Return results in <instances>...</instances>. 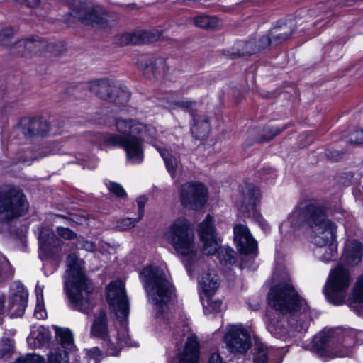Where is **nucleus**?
I'll use <instances>...</instances> for the list:
<instances>
[{"instance_id":"nucleus-50","label":"nucleus","mask_w":363,"mask_h":363,"mask_svg":"<svg viewBox=\"0 0 363 363\" xmlns=\"http://www.w3.org/2000/svg\"><path fill=\"white\" fill-rule=\"evenodd\" d=\"M86 354L90 359H93L95 363H99L102 359L101 351L97 347H94L86 351Z\"/></svg>"},{"instance_id":"nucleus-1","label":"nucleus","mask_w":363,"mask_h":363,"mask_svg":"<svg viewBox=\"0 0 363 363\" xmlns=\"http://www.w3.org/2000/svg\"><path fill=\"white\" fill-rule=\"evenodd\" d=\"M116 127L117 133H109L103 136L104 144L122 148L129 162L141 163L144 159L143 136L152 143L157 138L155 128L133 118H117Z\"/></svg>"},{"instance_id":"nucleus-43","label":"nucleus","mask_w":363,"mask_h":363,"mask_svg":"<svg viewBox=\"0 0 363 363\" xmlns=\"http://www.w3.org/2000/svg\"><path fill=\"white\" fill-rule=\"evenodd\" d=\"M13 352V342L9 339L0 340V357L7 359Z\"/></svg>"},{"instance_id":"nucleus-22","label":"nucleus","mask_w":363,"mask_h":363,"mask_svg":"<svg viewBox=\"0 0 363 363\" xmlns=\"http://www.w3.org/2000/svg\"><path fill=\"white\" fill-rule=\"evenodd\" d=\"M179 363H198L199 357V342L194 335L189 336L184 347L177 353Z\"/></svg>"},{"instance_id":"nucleus-51","label":"nucleus","mask_w":363,"mask_h":363,"mask_svg":"<svg viewBox=\"0 0 363 363\" xmlns=\"http://www.w3.org/2000/svg\"><path fill=\"white\" fill-rule=\"evenodd\" d=\"M38 158L37 156H34L33 153L31 151H27L19 156V162L23 164L30 165L31 162Z\"/></svg>"},{"instance_id":"nucleus-56","label":"nucleus","mask_w":363,"mask_h":363,"mask_svg":"<svg viewBox=\"0 0 363 363\" xmlns=\"http://www.w3.org/2000/svg\"><path fill=\"white\" fill-rule=\"evenodd\" d=\"M209 306L213 311H218L220 308L222 302L219 300L217 301H213L209 300L208 301Z\"/></svg>"},{"instance_id":"nucleus-59","label":"nucleus","mask_w":363,"mask_h":363,"mask_svg":"<svg viewBox=\"0 0 363 363\" xmlns=\"http://www.w3.org/2000/svg\"><path fill=\"white\" fill-rule=\"evenodd\" d=\"M210 363H223L220 355L218 353H213L211 354L209 359Z\"/></svg>"},{"instance_id":"nucleus-40","label":"nucleus","mask_w":363,"mask_h":363,"mask_svg":"<svg viewBox=\"0 0 363 363\" xmlns=\"http://www.w3.org/2000/svg\"><path fill=\"white\" fill-rule=\"evenodd\" d=\"M113 91L116 98L111 101H116L118 104H125L129 101L130 94L125 86L116 84V90Z\"/></svg>"},{"instance_id":"nucleus-38","label":"nucleus","mask_w":363,"mask_h":363,"mask_svg":"<svg viewBox=\"0 0 363 363\" xmlns=\"http://www.w3.org/2000/svg\"><path fill=\"white\" fill-rule=\"evenodd\" d=\"M56 336L58 341L65 348H71L74 344V337L72 332L67 328L56 330Z\"/></svg>"},{"instance_id":"nucleus-48","label":"nucleus","mask_w":363,"mask_h":363,"mask_svg":"<svg viewBox=\"0 0 363 363\" xmlns=\"http://www.w3.org/2000/svg\"><path fill=\"white\" fill-rule=\"evenodd\" d=\"M108 188L111 192L114 194L118 197H125L126 193L123 188L118 183L110 182L108 185Z\"/></svg>"},{"instance_id":"nucleus-35","label":"nucleus","mask_w":363,"mask_h":363,"mask_svg":"<svg viewBox=\"0 0 363 363\" xmlns=\"http://www.w3.org/2000/svg\"><path fill=\"white\" fill-rule=\"evenodd\" d=\"M193 21L196 26L203 29H215L222 26V21L215 16L200 15Z\"/></svg>"},{"instance_id":"nucleus-33","label":"nucleus","mask_w":363,"mask_h":363,"mask_svg":"<svg viewBox=\"0 0 363 363\" xmlns=\"http://www.w3.org/2000/svg\"><path fill=\"white\" fill-rule=\"evenodd\" d=\"M194 123L191 128L192 134L198 140L204 139L210 131V125L205 116H198L194 118Z\"/></svg>"},{"instance_id":"nucleus-61","label":"nucleus","mask_w":363,"mask_h":363,"mask_svg":"<svg viewBox=\"0 0 363 363\" xmlns=\"http://www.w3.org/2000/svg\"><path fill=\"white\" fill-rule=\"evenodd\" d=\"M36 293H37V298H38V300L39 299V296L40 295L41 296H43L42 295V293H43V287H40L39 284L38 283L37 285H36Z\"/></svg>"},{"instance_id":"nucleus-39","label":"nucleus","mask_w":363,"mask_h":363,"mask_svg":"<svg viewBox=\"0 0 363 363\" xmlns=\"http://www.w3.org/2000/svg\"><path fill=\"white\" fill-rule=\"evenodd\" d=\"M67 352L62 349H55L48 354L46 363H69Z\"/></svg>"},{"instance_id":"nucleus-31","label":"nucleus","mask_w":363,"mask_h":363,"mask_svg":"<svg viewBox=\"0 0 363 363\" xmlns=\"http://www.w3.org/2000/svg\"><path fill=\"white\" fill-rule=\"evenodd\" d=\"M271 43L269 36H263L260 40V44L257 45L255 40H250L247 43H238L236 45L238 51L232 55L234 57L242 56L245 55H252L258 51L260 48H263Z\"/></svg>"},{"instance_id":"nucleus-32","label":"nucleus","mask_w":363,"mask_h":363,"mask_svg":"<svg viewBox=\"0 0 363 363\" xmlns=\"http://www.w3.org/2000/svg\"><path fill=\"white\" fill-rule=\"evenodd\" d=\"M293 21L279 20L274 26V44H280L289 39L294 30Z\"/></svg>"},{"instance_id":"nucleus-55","label":"nucleus","mask_w":363,"mask_h":363,"mask_svg":"<svg viewBox=\"0 0 363 363\" xmlns=\"http://www.w3.org/2000/svg\"><path fill=\"white\" fill-rule=\"evenodd\" d=\"M80 246L82 248L89 252L94 251L96 248L94 243L88 240L82 241V242H80Z\"/></svg>"},{"instance_id":"nucleus-27","label":"nucleus","mask_w":363,"mask_h":363,"mask_svg":"<svg viewBox=\"0 0 363 363\" xmlns=\"http://www.w3.org/2000/svg\"><path fill=\"white\" fill-rule=\"evenodd\" d=\"M169 71V67L166 59L162 57H156L145 67L144 74L148 78L157 79L163 78Z\"/></svg>"},{"instance_id":"nucleus-8","label":"nucleus","mask_w":363,"mask_h":363,"mask_svg":"<svg viewBox=\"0 0 363 363\" xmlns=\"http://www.w3.org/2000/svg\"><path fill=\"white\" fill-rule=\"evenodd\" d=\"M28 208V202L19 189L10 186L0 189V220L8 222L21 217Z\"/></svg>"},{"instance_id":"nucleus-15","label":"nucleus","mask_w":363,"mask_h":363,"mask_svg":"<svg viewBox=\"0 0 363 363\" xmlns=\"http://www.w3.org/2000/svg\"><path fill=\"white\" fill-rule=\"evenodd\" d=\"M180 200L185 208L197 210L207 201V189L201 183L186 182L180 189Z\"/></svg>"},{"instance_id":"nucleus-44","label":"nucleus","mask_w":363,"mask_h":363,"mask_svg":"<svg viewBox=\"0 0 363 363\" xmlns=\"http://www.w3.org/2000/svg\"><path fill=\"white\" fill-rule=\"evenodd\" d=\"M267 361V349L264 345H257L255 348L254 362L255 363H266Z\"/></svg>"},{"instance_id":"nucleus-28","label":"nucleus","mask_w":363,"mask_h":363,"mask_svg":"<svg viewBox=\"0 0 363 363\" xmlns=\"http://www.w3.org/2000/svg\"><path fill=\"white\" fill-rule=\"evenodd\" d=\"M50 340L49 330L43 326H38L32 328L27 342L31 349H37L45 346Z\"/></svg>"},{"instance_id":"nucleus-42","label":"nucleus","mask_w":363,"mask_h":363,"mask_svg":"<svg viewBox=\"0 0 363 363\" xmlns=\"http://www.w3.org/2000/svg\"><path fill=\"white\" fill-rule=\"evenodd\" d=\"M195 102L190 99H184L182 100H168L167 107L170 109L182 108L187 109L193 106Z\"/></svg>"},{"instance_id":"nucleus-46","label":"nucleus","mask_w":363,"mask_h":363,"mask_svg":"<svg viewBox=\"0 0 363 363\" xmlns=\"http://www.w3.org/2000/svg\"><path fill=\"white\" fill-rule=\"evenodd\" d=\"M140 220L139 217L137 219L125 218L118 222L117 227L122 230H126L135 227Z\"/></svg>"},{"instance_id":"nucleus-34","label":"nucleus","mask_w":363,"mask_h":363,"mask_svg":"<svg viewBox=\"0 0 363 363\" xmlns=\"http://www.w3.org/2000/svg\"><path fill=\"white\" fill-rule=\"evenodd\" d=\"M350 306L363 315V275L355 283Z\"/></svg>"},{"instance_id":"nucleus-25","label":"nucleus","mask_w":363,"mask_h":363,"mask_svg":"<svg viewBox=\"0 0 363 363\" xmlns=\"http://www.w3.org/2000/svg\"><path fill=\"white\" fill-rule=\"evenodd\" d=\"M26 40L28 56L40 52L45 49L55 55L61 54L64 50L63 45L60 43H48L45 40L33 38L26 39Z\"/></svg>"},{"instance_id":"nucleus-53","label":"nucleus","mask_w":363,"mask_h":363,"mask_svg":"<svg viewBox=\"0 0 363 363\" xmlns=\"http://www.w3.org/2000/svg\"><path fill=\"white\" fill-rule=\"evenodd\" d=\"M147 201V199L145 196H140L137 199L139 219H141L144 216V207Z\"/></svg>"},{"instance_id":"nucleus-63","label":"nucleus","mask_w":363,"mask_h":363,"mask_svg":"<svg viewBox=\"0 0 363 363\" xmlns=\"http://www.w3.org/2000/svg\"><path fill=\"white\" fill-rule=\"evenodd\" d=\"M262 137H263V138H262L263 141H269L272 139V134L271 131H269L267 135H263Z\"/></svg>"},{"instance_id":"nucleus-41","label":"nucleus","mask_w":363,"mask_h":363,"mask_svg":"<svg viewBox=\"0 0 363 363\" xmlns=\"http://www.w3.org/2000/svg\"><path fill=\"white\" fill-rule=\"evenodd\" d=\"M13 273V269L9 261L6 257L0 254V281L11 276Z\"/></svg>"},{"instance_id":"nucleus-62","label":"nucleus","mask_w":363,"mask_h":363,"mask_svg":"<svg viewBox=\"0 0 363 363\" xmlns=\"http://www.w3.org/2000/svg\"><path fill=\"white\" fill-rule=\"evenodd\" d=\"M4 298L3 296H0V315L4 313Z\"/></svg>"},{"instance_id":"nucleus-3","label":"nucleus","mask_w":363,"mask_h":363,"mask_svg":"<svg viewBox=\"0 0 363 363\" xmlns=\"http://www.w3.org/2000/svg\"><path fill=\"white\" fill-rule=\"evenodd\" d=\"M355 341L363 343V331L347 330L341 333L323 330L313 340V350L322 357L342 358L350 354Z\"/></svg>"},{"instance_id":"nucleus-10","label":"nucleus","mask_w":363,"mask_h":363,"mask_svg":"<svg viewBox=\"0 0 363 363\" xmlns=\"http://www.w3.org/2000/svg\"><path fill=\"white\" fill-rule=\"evenodd\" d=\"M91 333L93 336L104 340V345L109 355L117 356L123 346L136 345L132 343L125 329L123 330L122 337L117 335H108L107 317L103 311H100L99 315L94 318L91 328Z\"/></svg>"},{"instance_id":"nucleus-52","label":"nucleus","mask_w":363,"mask_h":363,"mask_svg":"<svg viewBox=\"0 0 363 363\" xmlns=\"http://www.w3.org/2000/svg\"><path fill=\"white\" fill-rule=\"evenodd\" d=\"M276 334L279 335V337H291L293 335H291V330H289L286 327H284L283 325H279V323L275 327Z\"/></svg>"},{"instance_id":"nucleus-23","label":"nucleus","mask_w":363,"mask_h":363,"mask_svg":"<svg viewBox=\"0 0 363 363\" xmlns=\"http://www.w3.org/2000/svg\"><path fill=\"white\" fill-rule=\"evenodd\" d=\"M88 88L91 92L105 100H112L116 98L113 90H116V84L106 79L96 80L89 84Z\"/></svg>"},{"instance_id":"nucleus-12","label":"nucleus","mask_w":363,"mask_h":363,"mask_svg":"<svg viewBox=\"0 0 363 363\" xmlns=\"http://www.w3.org/2000/svg\"><path fill=\"white\" fill-rule=\"evenodd\" d=\"M327 208L324 209L318 218L311 221V235L318 247H324L333 243L336 238L337 225L327 218Z\"/></svg>"},{"instance_id":"nucleus-20","label":"nucleus","mask_w":363,"mask_h":363,"mask_svg":"<svg viewBox=\"0 0 363 363\" xmlns=\"http://www.w3.org/2000/svg\"><path fill=\"white\" fill-rule=\"evenodd\" d=\"M28 291L23 286H16L12 290L9 308L13 317H21L23 315L28 303Z\"/></svg>"},{"instance_id":"nucleus-29","label":"nucleus","mask_w":363,"mask_h":363,"mask_svg":"<svg viewBox=\"0 0 363 363\" xmlns=\"http://www.w3.org/2000/svg\"><path fill=\"white\" fill-rule=\"evenodd\" d=\"M363 245L357 240H348L345 244L343 259L350 265H356L362 259Z\"/></svg>"},{"instance_id":"nucleus-36","label":"nucleus","mask_w":363,"mask_h":363,"mask_svg":"<svg viewBox=\"0 0 363 363\" xmlns=\"http://www.w3.org/2000/svg\"><path fill=\"white\" fill-rule=\"evenodd\" d=\"M315 254L319 259L324 262L335 260L337 255L336 247L333 243L324 247H318L315 250Z\"/></svg>"},{"instance_id":"nucleus-54","label":"nucleus","mask_w":363,"mask_h":363,"mask_svg":"<svg viewBox=\"0 0 363 363\" xmlns=\"http://www.w3.org/2000/svg\"><path fill=\"white\" fill-rule=\"evenodd\" d=\"M253 215L256 216L257 221L259 223V225L261 226V228L264 231H267V230L269 231V227L267 225L266 220L264 219V218L262 216L257 214V212L255 214H253Z\"/></svg>"},{"instance_id":"nucleus-18","label":"nucleus","mask_w":363,"mask_h":363,"mask_svg":"<svg viewBox=\"0 0 363 363\" xmlns=\"http://www.w3.org/2000/svg\"><path fill=\"white\" fill-rule=\"evenodd\" d=\"M259 196V191L253 186L251 184L245 185L237 200L238 208L243 213L255 214Z\"/></svg>"},{"instance_id":"nucleus-57","label":"nucleus","mask_w":363,"mask_h":363,"mask_svg":"<svg viewBox=\"0 0 363 363\" xmlns=\"http://www.w3.org/2000/svg\"><path fill=\"white\" fill-rule=\"evenodd\" d=\"M21 4H26L30 7H35L40 4L41 0H18Z\"/></svg>"},{"instance_id":"nucleus-49","label":"nucleus","mask_w":363,"mask_h":363,"mask_svg":"<svg viewBox=\"0 0 363 363\" xmlns=\"http://www.w3.org/2000/svg\"><path fill=\"white\" fill-rule=\"evenodd\" d=\"M13 363H42V358L36 354H28L26 357H21Z\"/></svg>"},{"instance_id":"nucleus-19","label":"nucleus","mask_w":363,"mask_h":363,"mask_svg":"<svg viewBox=\"0 0 363 363\" xmlns=\"http://www.w3.org/2000/svg\"><path fill=\"white\" fill-rule=\"evenodd\" d=\"M234 240L238 250L242 254H250L257 250V242L248 228L242 224L234 227Z\"/></svg>"},{"instance_id":"nucleus-64","label":"nucleus","mask_w":363,"mask_h":363,"mask_svg":"<svg viewBox=\"0 0 363 363\" xmlns=\"http://www.w3.org/2000/svg\"><path fill=\"white\" fill-rule=\"evenodd\" d=\"M272 294V286H271L269 288V291L268 293V298H267L269 305H270Z\"/></svg>"},{"instance_id":"nucleus-47","label":"nucleus","mask_w":363,"mask_h":363,"mask_svg":"<svg viewBox=\"0 0 363 363\" xmlns=\"http://www.w3.org/2000/svg\"><path fill=\"white\" fill-rule=\"evenodd\" d=\"M56 232L60 237L65 240H72L77 238V234L68 228L57 227Z\"/></svg>"},{"instance_id":"nucleus-21","label":"nucleus","mask_w":363,"mask_h":363,"mask_svg":"<svg viewBox=\"0 0 363 363\" xmlns=\"http://www.w3.org/2000/svg\"><path fill=\"white\" fill-rule=\"evenodd\" d=\"M162 33L157 30L138 31L133 33H125L120 37L121 44L150 43L160 38Z\"/></svg>"},{"instance_id":"nucleus-6","label":"nucleus","mask_w":363,"mask_h":363,"mask_svg":"<svg viewBox=\"0 0 363 363\" xmlns=\"http://www.w3.org/2000/svg\"><path fill=\"white\" fill-rule=\"evenodd\" d=\"M149 301L158 307L167 304L172 298V286L159 267H147L140 272Z\"/></svg>"},{"instance_id":"nucleus-2","label":"nucleus","mask_w":363,"mask_h":363,"mask_svg":"<svg viewBox=\"0 0 363 363\" xmlns=\"http://www.w3.org/2000/svg\"><path fill=\"white\" fill-rule=\"evenodd\" d=\"M82 264L76 254L69 255L64 287L70 308L89 315L96 306L95 286L84 272Z\"/></svg>"},{"instance_id":"nucleus-9","label":"nucleus","mask_w":363,"mask_h":363,"mask_svg":"<svg viewBox=\"0 0 363 363\" xmlns=\"http://www.w3.org/2000/svg\"><path fill=\"white\" fill-rule=\"evenodd\" d=\"M350 282V274L347 269L342 265H337L333 269L324 286V293L328 301L336 306L344 304Z\"/></svg>"},{"instance_id":"nucleus-26","label":"nucleus","mask_w":363,"mask_h":363,"mask_svg":"<svg viewBox=\"0 0 363 363\" xmlns=\"http://www.w3.org/2000/svg\"><path fill=\"white\" fill-rule=\"evenodd\" d=\"M21 133L27 136L32 137L38 135H44L49 130L48 123L40 119H23L21 122Z\"/></svg>"},{"instance_id":"nucleus-60","label":"nucleus","mask_w":363,"mask_h":363,"mask_svg":"<svg viewBox=\"0 0 363 363\" xmlns=\"http://www.w3.org/2000/svg\"><path fill=\"white\" fill-rule=\"evenodd\" d=\"M34 315L37 319H44L47 314L45 310H41V311H35Z\"/></svg>"},{"instance_id":"nucleus-5","label":"nucleus","mask_w":363,"mask_h":363,"mask_svg":"<svg viewBox=\"0 0 363 363\" xmlns=\"http://www.w3.org/2000/svg\"><path fill=\"white\" fill-rule=\"evenodd\" d=\"M285 269L274 273V310L283 315H293L304 306Z\"/></svg>"},{"instance_id":"nucleus-24","label":"nucleus","mask_w":363,"mask_h":363,"mask_svg":"<svg viewBox=\"0 0 363 363\" xmlns=\"http://www.w3.org/2000/svg\"><path fill=\"white\" fill-rule=\"evenodd\" d=\"M0 43L8 49L11 55L18 57H28L26 39L17 42L12 41L11 33L9 30H4L0 33Z\"/></svg>"},{"instance_id":"nucleus-37","label":"nucleus","mask_w":363,"mask_h":363,"mask_svg":"<svg viewBox=\"0 0 363 363\" xmlns=\"http://www.w3.org/2000/svg\"><path fill=\"white\" fill-rule=\"evenodd\" d=\"M155 147L160 152L161 157L163 158L167 171L172 177H174L178 166L177 158L173 156L168 150L162 149L157 146Z\"/></svg>"},{"instance_id":"nucleus-13","label":"nucleus","mask_w":363,"mask_h":363,"mask_svg":"<svg viewBox=\"0 0 363 363\" xmlns=\"http://www.w3.org/2000/svg\"><path fill=\"white\" fill-rule=\"evenodd\" d=\"M106 299L116 318L121 321L126 320L129 315V302L122 281H114L107 286Z\"/></svg>"},{"instance_id":"nucleus-30","label":"nucleus","mask_w":363,"mask_h":363,"mask_svg":"<svg viewBox=\"0 0 363 363\" xmlns=\"http://www.w3.org/2000/svg\"><path fill=\"white\" fill-rule=\"evenodd\" d=\"M199 283L206 295L213 294L219 286V280L213 269H208L201 274Z\"/></svg>"},{"instance_id":"nucleus-58","label":"nucleus","mask_w":363,"mask_h":363,"mask_svg":"<svg viewBox=\"0 0 363 363\" xmlns=\"http://www.w3.org/2000/svg\"><path fill=\"white\" fill-rule=\"evenodd\" d=\"M351 141L358 144L363 143V130L357 131L355 133V138H352Z\"/></svg>"},{"instance_id":"nucleus-14","label":"nucleus","mask_w":363,"mask_h":363,"mask_svg":"<svg viewBox=\"0 0 363 363\" xmlns=\"http://www.w3.org/2000/svg\"><path fill=\"white\" fill-rule=\"evenodd\" d=\"M223 342L228 351L235 354H243L251 347L250 335L241 325H228Z\"/></svg>"},{"instance_id":"nucleus-17","label":"nucleus","mask_w":363,"mask_h":363,"mask_svg":"<svg viewBox=\"0 0 363 363\" xmlns=\"http://www.w3.org/2000/svg\"><path fill=\"white\" fill-rule=\"evenodd\" d=\"M64 242L49 228L41 230L39 235V245L46 255L57 257L63 253Z\"/></svg>"},{"instance_id":"nucleus-7","label":"nucleus","mask_w":363,"mask_h":363,"mask_svg":"<svg viewBox=\"0 0 363 363\" xmlns=\"http://www.w3.org/2000/svg\"><path fill=\"white\" fill-rule=\"evenodd\" d=\"M198 234L202 242L201 251L207 255L218 252V257L223 264H233L235 262V251L228 247H220V240L215 232L213 218L208 215L198 227Z\"/></svg>"},{"instance_id":"nucleus-4","label":"nucleus","mask_w":363,"mask_h":363,"mask_svg":"<svg viewBox=\"0 0 363 363\" xmlns=\"http://www.w3.org/2000/svg\"><path fill=\"white\" fill-rule=\"evenodd\" d=\"M163 238L178 255L185 259V265L191 274V262L189 259L194 260L197 249L194 232L189 221L184 217L175 219L165 228Z\"/></svg>"},{"instance_id":"nucleus-45","label":"nucleus","mask_w":363,"mask_h":363,"mask_svg":"<svg viewBox=\"0 0 363 363\" xmlns=\"http://www.w3.org/2000/svg\"><path fill=\"white\" fill-rule=\"evenodd\" d=\"M292 320L289 321V324H290V327L291 329H294L298 333L305 332L307 330L308 328V322L306 320L305 315L299 317L298 322L295 323L294 325L292 323Z\"/></svg>"},{"instance_id":"nucleus-16","label":"nucleus","mask_w":363,"mask_h":363,"mask_svg":"<svg viewBox=\"0 0 363 363\" xmlns=\"http://www.w3.org/2000/svg\"><path fill=\"white\" fill-rule=\"evenodd\" d=\"M72 16L87 24H102L106 20V13L99 6L84 1L76 5L72 11Z\"/></svg>"},{"instance_id":"nucleus-11","label":"nucleus","mask_w":363,"mask_h":363,"mask_svg":"<svg viewBox=\"0 0 363 363\" xmlns=\"http://www.w3.org/2000/svg\"><path fill=\"white\" fill-rule=\"evenodd\" d=\"M325 207L306 203H299L291 212L288 221L283 222L279 230L283 233L284 230H287L289 223L294 228H298L306 224L311 228V220L318 218Z\"/></svg>"}]
</instances>
